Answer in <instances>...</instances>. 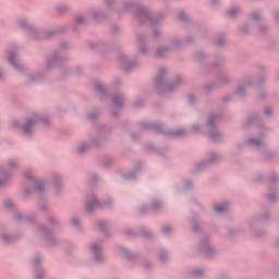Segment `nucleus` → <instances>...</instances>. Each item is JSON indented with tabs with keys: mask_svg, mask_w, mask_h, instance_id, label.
Segmentation results:
<instances>
[{
	"mask_svg": "<svg viewBox=\"0 0 279 279\" xmlns=\"http://www.w3.org/2000/svg\"><path fill=\"white\" fill-rule=\"evenodd\" d=\"M31 125H32V121L28 120V121H27V124H26L25 128H24V130H25L26 133H29V132H31V128H29Z\"/></svg>",
	"mask_w": 279,
	"mask_h": 279,
	"instance_id": "obj_2",
	"label": "nucleus"
},
{
	"mask_svg": "<svg viewBox=\"0 0 279 279\" xmlns=\"http://www.w3.org/2000/svg\"><path fill=\"white\" fill-rule=\"evenodd\" d=\"M227 209L226 205L216 206V213H223Z\"/></svg>",
	"mask_w": 279,
	"mask_h": 279,
	"instance_id": "obj_1",
	"label": "nucleus"
},
{
	"mask_svg": "<svg viewBox=\"0 0 279 279\" xmlns=\"http://www.w3.org/2000/svg\"><path fill=\"white\" fill-rule=\"evenodd\" d=\"M235 12H238V10H235ZM235 12H233L232 10L229 11V15L234 16Z\"/></svg>",
	"mask_w": 279,
	"mask_h": 279,
	"instance_id": "obj_3",
	"label": "nucleus"
},
{
	"mask_svg": "<svg viewBox=\"0 0 279 279\" xmlns=\"http://www.w3.org/2000/svg\"><path fill=\"white\" fill-rule=\"evenodd\" d=\"M9 61H10L11 63H13V57H12V54H10Z\"/></svg>",
	"mask_w": 279,
	"mask_h": 279,
	"instance_id": "obj_6",
	"label": "nucleus"
},
{
	"mask_svg": "<svg viewBox=\"0 0 279 279\" xmlns=\"http://www.w3.org/2000/svg\"><path fill=\"white\" fill-rule=\"evenodd\" d=\"M170 230H171V228H165V229H163V231H165L166 233L170 232Z\"/></svg>",
	"mask_w": 279,
	"mask_h": 279,
	"instance_id": "obj_5",
	"label": "nucleus"
},
{
	"mask_svg": "<svg viewBox=\"0 0 279 279\" xmlns=\"http://www.w3.org/2000/svg\"><path fill=\"white\" fill-rule=\"evenodd\" d=\"M93 250L96 251V250H97V246H96V245H93Z\"/></svg>",
	"mask_w": 279,
	"mask_h": 279,
	"instance_id": "obj_7",
	"label": "nucleus"
},
{
	"mask_svg": "<svg viewBox=\"0 0 279 279\" xmlns=\"http://www.w3.org/2000/svg\"><path fill=\"white\" fill-rule=\"evenodd\" d=\"M73 226H78V220H72Z\"/></svg>",
	"mask_w": 279,
	"mask_h": 279,
	"instance_id": "obj_4",
	"label": "nucleus"
}]
</instances>
